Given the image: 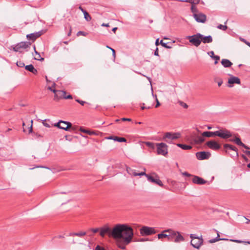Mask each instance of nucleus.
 Segmentation results:
<instances>
[{"label":"nucleus","mask_w":250,"mask_h":250,"mask_svg":"<svg viewBox=\"0 0 250 250\" xmlns=\"http://www.w3.org/2000/svg\"><path fill=\"white\" fill-rule=\"evenodd\" d=\"M203 243V240L201 237H194L190 242L191 245L195 248L199 249Z\"/></svg>","instance_id":"obj_12"},{"label":"nucleus","mask_w":250,"mask_h":250,"mask_svg":"<svg viewBox=\"0 0 250 250\" xmlns=\"http://www.w3.org/2000/svg\"><path fill=\"white\" fill-rule=\"evenodd\" d=\"M123 121H131V119L130 118H123L121 119Z\"/></svg>","instance_id":"obj_55"},{"label":"nucleus","mask_w":250,"mask_h":250,"mask_svg":"<svg viewBox=\"0 0 250 250\" xmlns=\"http://www.w3.org/2000/svg\"><path fill=\"white\" fill-rule=\"evenodd\" d=\"M181 1L189 2L192 4H196L199 3L200 2V0H181Z\"/></svg>","instance_id":"obj_34"},{"label":"nucleus","mask_w":250,"mask_h":250,"mask_svg":"<svg viewBox=\"0 0 250 250\" xmlns=\"http://www.w3.org/2000/svg\"><path fill=\"white\" fill-rule=\"evenodd\" d=\"M230 241L234 242L237 243H244L245 244H248L250 245V241H242L240 240H234V239H229Z\"/></svg>","instance_id":"obj_31"},{"label":"nucleus","mask_w":250,"mask_h":250,"mask_svg":"<svg viewBox=\"0 0 250 250\" xmlns=\"http://www.w3.org/2000/svg\"><path fill=\"white\" fill-rule=\"evenodd\" d=\"M182 174L184 176H188V177H189V176H191V174H190L189 173H188L187 172H184L182 173Z\"/></svg>","instance_id":"obj_53"},{"label":"nucleus","mask_w":250,"mask_h":250,"mask_svg":"<svg viewBox=\"0 0 250 250\" xmlns=\"http://www.w3.org/2000/svg\"><path fill=\"white\" fill-rule=\"evenodd\" d=\"M34 68V67L32 64H29L25 67V69L30 72L33 70Z\"/></svg>","instance_id":"obj_37"},{"label":"nucleus","mask_w":250,"mask_h":250,"mask_svg":"<svg viewBox=\"0 0 250 250\" xmlns=\"http://www.w3.org/2000/svg\"><path fill=\"white\" fill-rule=\"evenodd\" d=\"M156 232V231L153 228L147 226H143L140 229V233L142 236L150 235L155 234Z\"/></svg>","instance_id":"obj_9"},{"label":"nucleus","mask_w":250,"mask_h":250,"mask_svg":"<svg viewBox=\"0 0 250 250\" xmlns=\"http://www.w3.org/2000/svg\"><path fill=\"white\" fill-rule=\"evenodd\" d=\"M110 49L111 50V51L112 52V55L115 58V50L114 49H113V48H110Z\"/></svg>","instance_id":"obj_61"},{"label":"nucleus","mask_w":250,"mask_h":250,"mask_svg":"<svg viewBox=\"0 0 250 250\" xmlns=\"http://www.w3.org/2000/svg\"><path fill=\"white\" fill-rule=\"evenodd\" d=\"M90 230L92 231L93 233H97L99 230H100V228L90 229Z\"/></svg>","instance_id":"obj_47"},{"label":"nucleus","mask_w":250,"mask_h":250,"mask_svg":"<svg viewBox=\"0 0 250 250\" xmlns=\"http://www.w3.org/2000/svg\"><path fill=\"white\" fill-rule=\"evenodd\" d=\"M202 135L204 137H212L216 136V131H205L202 133Z\"/></svg>","instance_id":"obj_23"},{"label":"nucleus","mask_w":250,"mask_h":250,"mask_svg":"<svg viewBox=\"0 0 250 250\" xmlns=\"http://www.w3.org/2000/svg\"><path fill=\"white\" fill-rule=\"evenodd\" d=\"M126 170H127V172L130 174H132L134 176H138V175H135V174H138V173L135 172V170L134 169H132L131 168L127 167Z\"/></svg>","instance_id":"obj_33"},{"label":"nucleus","mask_w":250,"mask_h":250,"mask_svg":"<svg viewBox=\"0 0 250 250\" xmlns=\"http://www.w3.org/2000/svg\"><path fill=\"white\" fill-rule=\"evenodd\" d=\"M34 49L35 50V53L38 56L37 57H35L34 59L38 61H43L44 58L41 57L40 54L36 50L35 46H34Z\"/></svg>","instance_id":"obj_30"},{"label":"nucleus","mask_w":250,"mask_h":250,"mask_svg":"<svg viewBox=\"0 0 250 250\" xmlns=\"http://www.w3.org/2000/svg\"><path fill=\"white\" fill-rule=\"evenodd\" d=\"M79 9L83 13H84V12H86V11H85V10H84L83 7L81 6H80L79 7Z\"/></svg>","instance_id":"obj_58"},{"label":"nucleus","mask_w":250,"mask_h":250,"mask_svg":"<svg viewBox=\"0 0 250 250\" xmlns=\"http://www.w3.org/2000/svg\"><path fill=\"white\" fill-rule=\"evenodd\" d=\"M154 55L155 56H159L158 48L157 47L154 51Z\"/></svg>","instance_id":"obj_54"},{"label":"nucleus","mask_w":250,"mask_h":250,"mask_svg":"<svg viewBox=\"0 0 250 250\" xmlns=\"http://www.w3.org/2000/svg\"><path fill=\"white\" fill-rule=\"evenodd\" d=\"M191 10L192 12L193 13V14L194 13H199L198 12V10L196 9V8L194 5H193L191 7Z\"/></svg>","instance_id":"obj_41"},{"label":"nucleus","mask_w":250,"mask_h":250,"mask_svg":"<svg viewBox=\"0 0 250 250\" xmlns=\"http://www.w3.org/2000/svg\"><path fill=\"white\" fill-rule=\"evenodd\" d=\"M159 44H161L163 47L166 48H171V47L167 45V43H165L163 42V40H161L160 42H159V39H157L155 42V45L158 46Z\"/></svg>","instance_id":"obj_27"},{"label":"nucleus","mask_w":250,"mask_h":250,"mask_svg":"<svg viewBox=\"0 0 250 250\" xmlns=\"http://www.w3.org/2000/svg\"><path fill=\"white\" fill-rule=\"evenodd\" d=\"M180 104L185 108H187L188 107V104L183 102H180Z\"/></svg>","instance_id":"obj_46"},{"label":"nucleus","mask_w":250,"mask_h":250,"mask_svg":"<svg viewBox=\"0 0 250 250\" xmlns=\"http://www.w3.org/2000/svg\"><path fill=\"white\" fill-rule=\"evenodd\" d=\"M177 146L184 150H189L192 148L191 146L185 144H177Z\"/></svg>","instance_id":"obj_28"},{"label":"nucleus","mask_w":250,"mask_h":250,"mask_svg":"<svg viewBox=\"0 0 250 250\" xmlns=\"http://www.w3.org/2000/svg\"><path fill=\"white\" fill-rule=\"evenodd\" d=\"M156 104L155 105V107H158L159 106H160V102H159L158 100L157 99V98L156 99Z\"/></svg>","instance_id":"obj_56"},{"label":"nucleus","mask_w":250,"mask_h":250,"mask_svg":"<svg viewBox=\"0 0 250 250\" xmlns=\"http://www.w3.org/2000/svg\"><path fill=\"white\" fill-rule=\"evenodd\" d=\"M228 83L230 84L234 83L240 84L241 81L238 77L231 75L230 78L228 80Z\"/></svg>","instance_id":"obj_20"},{"label":"nucleus","mask_w":250,"mask_h":250,"mask_svg":"<svg viewBox=\"0 0 250 250\" xmlns=\"http://www.w3.org/2000/svg\"><path fill=\"white\" fill-rule=\"evenodd\" d=\"M77 36H80V35H83V36H85L87 35V33H85L84 32H83V31H79L77 34Z\"/></svg>","instance_id":"obj_44"},{"label":"nucleus","mask_w":250,"mask_h":250,"mask_svg":"<svg viewBox=\"0 0 250 250\" xmlns=\"http://www.w3.org/2000/svg\"><path fill=\"white\" fill-rule=\"evenodd\" d=\"M146 144L147 146L150 147H153L154 146V144L151 142H147Z\"/></svg>","instance_id":"obj_51"},{"label":"nucleus","mask_w":250,"mask_h":250,"mask_svg":"<svg viewBox=\"0 0 250 250\" xmlns=\"http://www.w3.org/2000/svg\"><path fill=\"white\" fill-rule=\"evenodd\" d=\"M157 153L158 155L166 156L168 153V146L164 143L156 144Z\"/></svg>","instance_id":"obj_6"},{"label":"nucleus","mask_w":250,"mask_h":250,"mask_svg":"<svg viewBox=\"0 0 250 250\" xmlns=\"http://www.w3.org/2000/svg\"><path fill=\"white\" fill-rule=\"evenodd\" d=\"M220 240H226L228 241L229 240L227 238H218V237L214 238L213 239H210L208 242L209 243H213L216 242H217Z\"/></svg>","instance_id":"obj_29"},{"label":"nucleus","mask_w":250,"mask_h":250,"mask_svg":"<svg viewBox=\"0 0 250 250\" xmlns=\"http://www.w3.org/2000/svg\"><path fill=\"white\" fill-rule=\"evenodd\" d=\"M176 233V235L174 236V240H173L175 243H179L180 242L184 241L185 240L183 236L178 231H175Z\"/></svg>","instance_id":"obj_21"},{"label":"nucleus","mask_w":250,"mask_h":250,"mask_svg":"<svg viewBox=\"0 0 250 250\" xmlns=\"http://www.w3.org/2000/svg\"><path fill=\"white\" fill-rule=\"evenodd\" d=\"M31 43L29 42H22L13 46V50L15 52H22V49H26L29 47Z\"/></svg>","instance_id":"obj_7"},{"label":"nucleus","mask_w":250,"mask_h":250,"mask_svg":"<svg viewBox=\"0 0 250 250\" xmlns=\"http://www.w3.org/2000/svg\"><path fill=\"white\" fill-rule=\"evenodd\" d=\"M45 121H46V120H44L42 122L43 125L46 127H50V125L49 124L46 123Z\"/></svg>","instance_id":"obj_50"},{"label":"nucleus","mask_w":250,"mask_h":250,"mask_svg":"<svg viewBox=\"0 0 250 250\" xmlns=\"http://www.w3.org/2000/svg\"><path fill=\"white\" fill-rule=\"evenodd\" d=\"M201 37L202 34L200 33H197L192 36H188L186 37L187 39L189 40L190 43L192 45L198 47L201 44Z\"/></svg>","instance_id":"obj_5"},{"label":"nucleus","mask_w":250,"mask_h":250,"mask_svg":"<svg viewBox=\"0 0 250 250\" xmlns=\"http://www.w3.org/2000/svg\"><path fill=\"white\" fill-rule=\"evenodd\" d=\"M42 31L35 32L33 33L28 34L26 36V38L29 40H31L32 41H34L36 40V39H37L38 38L40 37L42 35Z\"/></svg>","instance_id":"obj_15"},{"label":"nucleus","mask_w":250,"mask_h":250,"mask_svg":"<svg viewBox=\"0 0 250 250\" xmlns=\"http://www.w3.org/2000/svg\"><path fill=\"white\" fill-rule=\"evenodd\" d=\"M95 250H105L103 248H102L101 246L98 245L95 248Z\"/></svg>","instance_id":"obj_52"},{"label":"nucleus","mask_w":250,"mask_h":250,"mask_svg":"<svg viewBox=\"0 0 250 250\" xmlns=\"http://www.w3.org/2000/svg\"><path fill=\"white\" fill-rule=\"evenodd\" d=\"M193 16L195 21L198 22L205 23L206 21L207 16L202 13H194Z\"/></svg>","instance_id":"obj_11"},{"label":"nucleus","mask_w":250,"mask_h":250,"mask_svg":"<svg viewBox=\"0 0 250 250\" xmlns=\"http://www.w3.org/2000/svg\"><path fill=\"white\" fill-rule=\"evenodd\" d=\"M75 236H77L79 237H82L86 234V232L84 231H82L80 232H76L75 234Z\"/></svg>","instance_id":"obj_40"},{"label":"nucleus","mask_w":250,"mask_h":250,"mask_svg":"<svg viewBox=\"0 0 250 250\" xmlns=\"http://www.w3.org/2000/svg\"><path fill=\"white\" fill-rule=\"evenodd\" d=\"M194 237H197V236H196V234H190V238L192 239H194Z\"/></svg>","instance_id":"obj_63"},{"label":"nucleus","mask_w":250,"mask_h":250,"mask_svg":"<svg viewBox=\"0 0 250 250\" xmlns=\"http://www.w3.org/2000/svg\"><path fill=\"white\" fill-rule=\"evenodd\" d=\"M48 89L50 91H52L54 93H55V99L58 98V95L61 94H65L66 93L65 91L63 90H57L54 89H52L51 87L49 86Z\"/></svg>","instance_id":"obj_22"},{"label":"nucleus","mask_w":250,"mask_h":250,"mask_svg":"<svg viewBox=\"0 0 250 250\" xmlns=\"http://www.w3.org/2000/svg\"><path fill=\"white\" fill-rule=\"evenodd\" d=\"M221 64L225 67H229L232 65V63L229 60L226 59L222 60Z\"/></svg>","instance_id":"obj_25"},{"label":"nucleus","mask_w":250,"mask_h":250,"mask_svg":"<svg viewBox=\"0 0 250 250\" xmlns=\"http://www.w3.org/2000/svg\"><path fill=\"white\" fill-rule=\"evenodd\" d=\"M192 181L193 183L198 185H203L207 182V181L197 176H194L192 179Z\"/></svg>","instance_id":"obj_16"},{"label":"nucleus","mask_w":250,"mask_h":250,"mask_svg":"<svg viewBox=\"0 0 250 250\" xmlns=\"http://www.w3.org/2000/svg\"><path fill=\"white\" fill-rule=\"evenodd\" d=\"M148 240V238H141V239H140L139 240H138V241H140V242H144L145 241H147Z\"/></svg>","instance_id":"obj_59"},{"label":"nucleus","mask_w":250,"mask_h":250,"mask_svg":"<svg viewBox=\"0 0 250 250\" xmlns=\"http://www.w3.org/2000/svg\"><path fill=\"white\" fill-rule=\"evenodd\" d=\"M211 155L209 152L201 151L196 153L197 158L200 160L208 159Z\"/></svg>","instance_id":"obj_13"},{"label":"nucleus","mask_w":250,"mask_h":250,"mask_svg":"<svg viewBox=\"0 0 250 250\" xmlns=\"http://www.w3.org/2000/svg\"><path fill=\"white\" fill-rule=\"evenodd\" d=\"M113 140L118 142H125L126 141L125 138L124 137H119L117 136H115V139H113Z\"/></svg>","instance_id":"obj_32"},{"label":"nucleus","mask_w":250,"mask_h":250,"mask_svg":"<svg viewBox=\"0 0 250 250\" xmlns=\"http://www.w3.org/2000/svg\"><path fill=\"white\" fill-rule=\"evenodd\" d=\"M217 28L219 29L225 31L228 28V27L225 25L219 24L217 26Z\"/></svg>","instance_id":"obj_38"},{"label":"nucleus","mask_w":250,"mask_h":250,"mask_svg":"<svg viewBox=\"0 0 250 250\" xmlns=\"http://www.w3.org/2000/svg\"><path fill=\"white\" fill-rule=\"evenodd\" d=\"M135 175H138V176H143L145 175L147 177V175H148V174H146L145 172H141L140 173H138V174H135Z\"/></svg>","instance_id":"obj_48"},{"label":"nucleus","mask_w":250,"mask_h":250,"mask_svg":"<svg viewBox=\"0 0 250 250\" xmlns=\"http://www.w3.org/2000/svg\"><path fill=\"white\" fill-rule=\"evenodd\" d=\"M100 235L104 237L107 234L113 239H122L125 244H129L133 237L132 228L126 224H117L112 229L108 226L100 228Z\"/></svg>","instance_id":"obj_1"},{"label":"nucleus","mask_w":250,"mask_h":250,"mask_svg":"<svg viewBox=\"0 0 250 250\" xmlns=\"http://www.w3.org/2000/svg\"><path fill=\"white\" fill-rule=\"evenodd\" d=\"M66 94H60V96H62L63 97V98L65 99H72V97L71 95H68V96H65Z\"/></svg>","instance_id":"obj_42"},{"label":"nucleus","mask_w":250,"mask_h":250,"mask_svg":"<svg viewBox=\"0 0 250 250\" xmlns=\"http://www.w3.org/2000/svg\"><path fill=\"white\" fill-rule=\"evenodd\" d=\"M116 240L117 245L118 248L122 250L125 249V245L128 244H125L124 243L123 239H114Z\"/></svg>","instance_id":"obj_19"},{"label":"nucleus","mask_w":250,"mask_h":250,"mask_svg":"<svg viewBox=\"0 0 250 250\" xmlns=\"http://www.w3.org/2000/svg\"><path fill=\"white\" fill-rule=\"evenodd\" d=\"M235 143H236L237 145L242 146L244 143L242 142L241 139L239 138L235 137L234 139Z\"/></svg>","instance_id":"obj_36"},{"label":"nucleus","mask_w":250,"mask_h":250,"mask_svg":"<svg viewBox=\"0 0 250 250\" xmlns=\"http://www.w3.org/2000/svg\"><path fill=\"white\" fill-rule=\"evenodd\" d=\"M223 83V81L221 80L219 82H218V85L219 86H220Z\"/></svg>","instance_id":"obj_64"},{"label":"nucleus","mask_w":250,"mask_h":250,"mask_svg":"<svg viewBox=\"0 0 250 250\" xmlns=\"http://www.w3.org/2000/svg\"><path fill=\"white\" fill-rule=\"evenodd\" d=\"M147 179L149 181L155 183L161 187H163L164 186L162 182L159 179H155L150 175H147Z\"/></svg>","instance_id":"obj_17"},{"label":"nucleus","mask_w":250,"mask_h":250,"mask_svg":"<svg viewBox=\"0 0 250 250\" xmlns=\"http://www.w3.org/2000/svg\"><path fill=\"white\" fill-rule=\"evenodd\" d=\"M191 139L194 144L196 145L201 144L205 141L204 137H203L202 135H194L192 137Z\"/></svg>","instance_id":"obj_14"},{"label":"nucleus","mask_w":250,"mask_h":250,"mask_svg":"<svg viewBox=\"0 0 250 250\" xmlns=\"http://www.w3.org/2000/svg\"><path fill=\"white\" fill-rule=\"evenodd\" d=\"M240 40L241 41H242L243 42H244L246 44V43H248V42H249L247 41L245 39H242V38H240Z\"/></svg>","instance_id":"obj_62"},{"label":"nucleus","mask_w":250,"mask_h":250,"mask_svg":"<svg viewBox=\"0 0 250 250\" xmlns=\"http://www.w3.org/2000/svg\"><path fill=\"white\" fill-rule=\"evenodd\" d=\"M33 135L35 139H38V138H42L43 137L42 135L41 134H39L38 132H37V133L33 132Z\"/></svg>","instance_id":"obj_39"},{"label":"nucleus","mask_w":250,"mask_h":250,"mask_svg":"<svg viewBox=\"0 0 250 250\" xmlns=\"http://www.w3.org/2000/svg\"><path fill=\"white\" fill-rule=\"evenodd\" d=\"M208 54L210 55L211 58L215 60L214 64H217L218 61L220 60V57L217 55H215L213 51L208 52Z\"/></svg>","instance_id":"obj_26"},{"label":"nucleus","mask_w":250,"mask_h":250,"mask_svg":"<svg viewBox=\"0 0 250 250\" xmlns=\"http://www.w3.org/2000/svg\"><path fill=\"white\" fill-rule=\"evenodd\" d=\"M180 137L181 134L179 132L172 133L167 132L165 133L163 137V140L170 144L172 140L178 139Z\"/></svg>","instance_id":"obj_4"},{"label":"nucleus","mask_w":250,"mask_h":250,"mask_svg":"<svg viewBox=\"0 0 250 250\" xmlns=\"http://www.w3.org/2000/svg\"><path fill=\"white\" fill-rule=\"evenodd\" d=\"M54 126H57L59 128L68 131L69 128L72 127V124L70 122L60 120L57 123L54 125Z\"/></svg>","instance_id":"obj_8"},{"label":"nucleus","mask_w":250,"mask_h":250,"mask_svg":"<svg viewBox=\"0 0 250 250\" xmlns=\"http://www.w3.org/2000/svg\"><path fill=\"white\" fill-rule=\"evenodd\" d=\"M219 129L216 131V136L223 139H228L232 136L231 132L225 128L217 127Z\"/></svg>","instance_id":"obj_3"},{"label":"nucleus","mask_w":250,"mask_h":250,"mask_svg":"<svg viewBox=\"0 0 250 250\" xmlns=\"http://www.w3.org/2000/svg\"><path fill=\"white\" fill-rule=\"evenodd\" d=\"M17 65L19 67H22L24 66V63L21 61H19V62H17Z\"/></svg>","instance_id":"obj_43"},{"label":"nucleus","mask_w":250,"mask_h":250,"mask_svg":"<svg viewBox=\"0 0 250 250\" xmlns=\"http://www.w3.org/2000/svg\"><path fill=\"white\" fill-rule=\"evenodd\" d=\"M223 146L225 149L229 148L230 150L234 151L236 152V156H238V149L235 146L228 144H224Z\"/></svg>","instance_id":"obj_24"},{"label":"nucleus","mask_w":250,"mask_h":250,"mask_svg":"<svg viewBox=\"0 0 250 250\" xmlns=\"http://www.w3.org/2000/svg\"><path fill=\"white\" fill-rule=\"evenodd\" d=\"M83 15H84V18L87 21H89L91 20V16H90V15L88 14V13L87 11L84 12Z\"/></svg>","instance_id":"obj_35"},{"label":"nucleus","mask_w":250,"mask_h":250,"mask_svg":"<svg viewBox=\"0 0 250 250\" xmlns=\"http://www.w3.org/2000/svg\"><path fill=\"white\" fill-rule=\"evenodd\" d=\"M206 145L210 149L213 150H217L221 148V145L214 140H211L208 141L206 143Z\"/></svg>","instance_id":"obj_10"},{"label":"nucleus","mask_w":250,"mask_h":250,"mask_svg":"<svg viewBox=\"0 0 250 250\" xmlns=\"http://www.w3.org/2000/svg\"><path fill=\"white\" fill-rule=\"evenodd\" d=\"M31 72H32L34 74H36L37 73L38 71L36 69L34 68L33 70Z\"/></svg>","instance_id":"obj_57"},{"label":"nucleus","mask_w":250,"mask_h":250,"mask_svg":"<svg viewBox=\"0 0 250 250\" xmlns=\"http://www.w3.org/2000/svg\"><path fill=\"white\" fill-rule=\"evenodd\" d=\"M241 146L244 147L245 148H246L247 149H250V147H249L248 146L245 145L244 144H243V145Z\"/></svg>","instance_id":"obj_60"},{"label":"nucleus","mask_w":250,"mask_h":250,"mask_svg":"<svg viewBox=\"0 0 250 250\" xmlns=\"http://www.w3.org/2000/svg\"><path fill=\"white\" fill-rule=\"evenodd\" d=\"M80 130H81V131H82L83 132H84V133H87L88 134H92V133H91L89 131L85 130V129H83L82 128H81Z\"/></svg>","instance_id":"obj_45"},{"label":"nucleus","mask_w":250,"mask_h":250,"mask_svg":"<svg viewBox=\"0 0 250 250\" xmlns=\"http://www.w3.org/2000/svg\"><path fill=\"white\" fill-rule=\"evenodd\" d=\"M76 101L78 103H79V104H80L82 105H83L85 103H86L85 102L82 101V100H79V99L76 100Z\"/></svg>","instance_id":"obj_49"},{"label":"nucleus","mask_w":250,"mask_h":250,"mask_svg":"<svg viewBox=\"0 0 250 250\" xmlns=\"http://www.w3.org/2000/svg\"><path fill=\"white\" fill-rule=\"evenodd\" d=\"M175 231H173L170 229H166L162 233L158 234V238L162 239L164 238H167V240L172 241L173 240L174 236L176 235Z\"/></svg>","instance_id":"obj_2"},{"label":"nucleus","mask_w":250,"mask_h":250,"mask_svg":"<svg viewBox=\"0 0 250 250\" xmlns=\"http://www.w3.org/2000/svg\"><path fill=\"white\" fill-rule=\"evenodd\" d=\"M200 40L201 42H202L204 43H210L213 41L211 36L208 35L205 36L202 34V37H201Z\"/></svg>","instance_id":"obj_18"}]
</instances>
